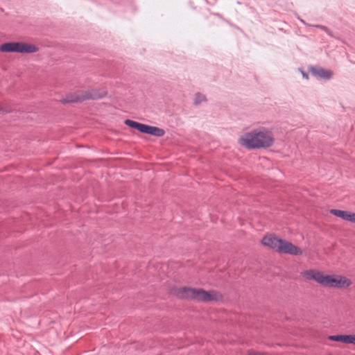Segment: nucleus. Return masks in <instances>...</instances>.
I'll return each mask as SVG.
<instances>
[{"label": "nucleus", "instance_id": "obj_13", "mask_svg": "<svg viewBox=\"0 0 355 355\" xmlns=\"http://www.w3.org/2000/svg\"><path fill=\"white\" fill-rule=\"evenodd\" d=\"M205 101V97L200 93H196L195 95L194 103L196 105L200 104L201 102Z\"/></svg>", "mask_w": 355, "mask_h": 355}, {"label": "nucleus", "instance_id": "obj_4", "mask_svg": "<svg viewBox=\"0 0 355 355\" xmlns=\"http://www.w3.org/2000/svg\"><path fill=\"white\" fill-rule=\"evenodd\" d=\"M107 95L105 89H91L86 91H79L74 94H69L65 98L62 100V103H78L89 99H100Z\"/></svg>", "mask_w": 355, "mask_h": 355}, {"label": "nucleus", "instance_id": "obj_17", "mask_svg": "<svg viewBox=\"0 0 355 355\" xmlns=\"http://www.w3.org/2000/svg\"><path fill=\"white\" fill-rule=\"evenodd\" d=\"M302 75L304 77H307V76L304 73H302Z\"/></svg>", "mask_w": 355, "mask_h": 355}, {"label": "nucleus", "instance_id": "obj_12", "mask_svg": "<svg viewBox=\"0 0 355 355\" xmlns=\"http://www.w3.org/2000/svg\"><path fill=\"white\" fill-rule=\"evenodd\" d=\"M328 339L331 341L342 342L347 344L348 335H333L328 336Z\"/></svg>", "mask_w": 355, "mask_h": 355}, {"label": "nucleus", "instance_id": "obj_15", "mask_svg": "<svg viewBox=\"0 0 355 355\" xmlns=\"http://www.w3.org/2000/svg\"><path fill=\"white\" fill-rule=\"evenodd\" d=\"M316 27L322 29V31H325L328 35H331V33H330V31L329 29L325 26H322V25H317Z\"/></svg>", "mask_w": 355, "mask_h": 355}, {"label": "nucleus", "instance_id": "obj_8", "mask_svg": "<svg viewBox=\"0 0 355 355\" xmlns=\"http://www.w3.org/2000/svg\"><path fill=\"white\" fill-rule=\"evenodd\" d=\"M194 288L189 287H181L175 289V295L181 299H193Z\"/></svg>", "mask_w": 355, "mask_h": 355}, {"label": "nucleus", "instance_id": "obj_16", "mask_svg": "<svg viewBox=\"0 0 355 355\" xmlns=\"http://www.w3.org/2000/svg\"><path fill=\"white\" fill-rule=\"evenodd\" d=\"M248 355H268V354H266V353H263V352H255V351H249L248 352Z\"/></svg>", "mask_w": 355, "mask_h": 355}, {"label": "nucleus", "instance_id": "obj_9", "mask_svg": "<svg viewBox=\"0 0 355 355\" xmlns=\"http://www.w3.org/2000/svg\"><path fill=\"white\" fill-rule=\"evenodd\" d=\"M142 133L160 137L164 135L165 131L162 128L145 124Z\"/></svg>", "mask_w": 355, "mask_h": 355}, {"label": "nucleus", "instance_id": "obj_5", "mask_svg": "<svg viewBox=\"0 0 355 355\" xmlns=\"http://www.w3.org/2000/svg\"><path fill=\"white\" fill-rule=\"evenodd\" d=\"M38 48L32 44L24 42H6L0 45L1 52H15L21 53H32L37 51Z\"/></svg>", "mask_w": 355, "mask_h": 355}, {"label": "nucleus", "instance_id": "obj_1", "mask_svg": "<svg viewBox=\"0 0 355 355\" xmlns=\"http://www.w3.org/2000/svg\"><path fill=\"white\" fill-rule=\"evenodd\" d=\"M302 275L308 280H314L322 286L343 288L351 286L352 282L345 276L338 275H324L317 270H308L302 272Z\"/></svg>", "mask_w": 355, "mask_h": 355}, {"label": "nucleus", "instance_id": "obj_6", "mask_svg": "<svg viewBox=\"0 0 355 355\" xmlns=\"http://www.w3.org/2000/svg\"><path fill=\"white\" fill-rule=\"evenodd\" d=\"M192 300L198 302H211L217 300V293L213 291L207 292L202 288H194Z\"/></svg>", "mask_w": 355, "mask_h": 355}, {"label": "nucleus", "instance_id": "obj_10", "mask_svg": "<svg viewBox=\"0 0 355 355\" xmlns=\"http://www.w3.org/2000/svg\"><path fill=\"white\" fill-rule=\"evenodd\" d=\"M312 73L317 77L327 80L330 79L333 74L331 71L322 68H314L312 70Z\"/></svg>", "mask_w": 355, "mask_h": 355}, {"label": "nucleus", "instance_id": "obj_3", "mask_svg": "<svg viewBox=\"0 0 355 355\" xmlns=\"http://www.w3.org/2000/svg\"><path fill=\"white\" fill-rule=\"evenodd\" d=\"M263 245L267 246L279 253L291 255H301L302 250L292 243L279 239L274 234L265 236L261 241Z\"/></svg>", "mask_w": 355, "mask_h": 355}, {"label": "nucleus", "instance_id": "obj_14", "mask_svg": "<svg viewBox=\"0 0 355 355\" xmlns=\"http://www.w3.org/2000/svg\"><path fill=\"white\" fill-rule=\"evenodd\" d=\"M347 344L355 345V334L348 335Z\"/></svg>", "mask_w": 355, "mask_h": 355}, {"label": "nucleus", "instance_id": "obj_11", "mask_svg": "<svg viewBox=\"0 0 355 355\" xmlns=\"http://www.w3.org/2000/svg\"><path fill=\"white\" fill-rule=\"evenodd\" d=\"M125 124L132 128H135V129L139 130L140 132H143V130L144 129V125H145V124H144V123H140L137 121H132L130 119H126L125 121Z\"/></svg>", "mask_w": 355, "mask_h": 355}, {"label": "nucleus", "instance_id": "obj_7", "mask_svg": "<svg viewBox=\"0 0 355 355\" xmlns=\"http://www.w3.org/2000/svg\"><path fill=\"white\" fill-rule=\"evenodd\" d=\"M329 212L339 218L345 220H347L352 223H355V213H352L347 211H343L340 209H330Z\"/></svg>", "mask_w": 355, "mask_h": 355}, {"label": "nucleus", "instance_id": "obj_2", "mask_svg": "<svg viewBox=\"0 0 355 355\" xmlns=\"http://www.w3.org/2000/svg\"><path fill=\"white\" fill-rule=\"evenodd\" d=\"M241 145L248 149L267 148L272 146L273 138L267 130L252 131L244 134L239 139Z\"/></svg>", "mask_w": 355, "mask_h": 355}]
</instances>
